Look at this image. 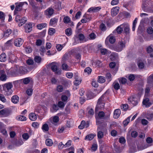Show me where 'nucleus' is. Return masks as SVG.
<instances>
[{"mask_svg":"<svg viewBox=\"0 0 153 153\" xmlns=\"http://www.w3.org/2000/svg\"><path fill=\"white\" fill-rule=\"evenodd\" d=\"M121 108L123 109V110L126 111L127 110L128 108V104H125L122 105L121 106Z\"/></svg>","mask_w":153,"mask_h":153,"instance_id":"nucleus-48","label":"nucleus"},{"mask_svg":"<svg viewBox=\"0 0 153 153\" xmlns=\"http://www.w3.org/2000/svg\"><path fill=\"white\" fill-rule=\"evenodd\" d=\"M125 43L124 42L122 41H119L117 45L115 47L114 49L117 51H120L125 47Z\"/></svg>","mask_w":153,"mask_h":153,"instance_id":"nucleus-3","label":"nucleus"},{"mask_svg":"<svg viewBox=\"0 0 153 153\" xmlns=\"http://www.w3.org/2000/svg\"><path fill=\"white\" fill-rule=\"evenodd\" d=\"M121 113L120 110L119 109H117L114 111V117L117 119L119 117Z\"/></svg>","mask_w":153,"mask_h":153,"instance_id":"nucleus-17","label":"nucleus"},{"mask_svg":"<svg viewBox=\"0 0 153 153\" xmlns=\"http://www.w3.org/2000/svg\"><path fill=\"white\" fill-rule=\"evenodd\" d=\"M46 144L48 146H51L53 144L52 140L50 139H48L45 140Z\"/></svg>","mask_w":153,"mask_h":153,"instance_id":"nucleus-32","label":"nucleus"},{"mask_svg":"<svg viewBox=\"0 0 153 153\" xmlns=\"http://www.w3.org/2000/svg\"><path fill=\"white\" fill-rule=\"evenodd\" d=\"M23 5V3H19L16 6L14 11L15 14L17 13L18 12L22 10V7Z\"/></svg>","mask_w":153,"mask_h":153,"instance_id":"nucleus-9","label":"nucleus"},{"mask_svg":"<svg viewBox=\"0 0 153 153\" xmlns=\"http://www.w3.org/2000/svg\"><path fill=\"white\" fill-rule=\"evenodd\" d=\"M149 100L148 98H145L143 100V104L145 105L146 107H149L151 105V103L149 102Z\"/></svg>","mask_w":153,"mask_h":153,"instance_id":"nucleus-13","label":"nucleus"},{"mask_svg":"<svg viewBox=\"0 0 153 153\" xmlns=\"http://www.w3.org/2000/svg\"><path fill=\"white\" fill-rule=\"evenodd\" d=\"M130 117H128L123 122L124 125L125 126H126L128 125L129 123L130 120Z\"/></svg>","mask_w":153,"mask_h":153,"instance_id":"nucleus-52","label":"nucleus"},{"mask_svg":"<svg viewBox=\"0 0 153 153\" xmlns=\"http://www.w3.org/2000/svg\"><path fill=\"white\" fill-rule=\"evenodd\" d=\"M3 90L5 92H8L10 90V82L2 85Z\"/></svg>","mask_w":153,"mask_h":153,"instance_id":"nucleus-15","label":"nucleus"},{"mask_svg":"<svg viewBox=\"0 0 153 153\" xmlns=\"http://www.w3.org/2000/svg\"><path fill=\"white\" fill-rule=\"evenodd\" d=\"M54 11L53 9L49 7L45 11L44 13L45 15L50 18L53 15L54 13Z\"/></svg>","mask_w":153,"mask_h":153,"instance_id":"nucleus-8","label":"nucleus"},{"mask_svg":"<svg viewBox=\"0 0 153 153\" xmlns=\"http://www.w3.org/2000/svg\"><path fill=\"white\" fill-rule=\"evenodd\" d=\"M11 142L16 146H18L22 144L23 142L22 140H17L16 139H14V141H11Z\"/></svg>","mask_w":153,"mask_h":153,"instance_id":"nucleus-18","label":"nucleus"},{"mask_svg":"<svg viewBox=\"0 0 153 153\" xmlns=\"http://www.w3.org/2000/svg\"><path fill=\"white\" fill-rule=\"evenodd\" d=\"M30 81V79L29 77L26 78L24 79L23 82L25 84H27Z\"/></svg>","mask_w":153,"mask_h":153,"instance_id":"nucleus-63","label":"nucleus"},{"mask_svg":"<svg viewBox=\"0 0 153 153\" xmlns=\"http://www.w3.org/2000/svg\"><path fill=\"white\" fill-rule=\"evenodd\" d=\"M63 21L64 23L68 24L71 22V19L68 16H65L63 19Z\"/></svg>","mask_w":153,"mask_h":153,"instance_id":"nucleus-39","label":"nucleus"},{"mask_svg":"<svg viewBox=\"0 0 153 153\" xmlns=\"http://www.w3.org/2000/svg\"><path fill=\"white\" fill-rule=\"evenodd\" d=\"M7 76L6 74L5 71L1 69V67L0 65V80L2 81H5L7 79Z\"/></svg>","mask_w":153,"mask_h":153,"instance_id":"nucleus-4","label":"nucleus"},{"mask_svg":"<svg viewBox=\"0 0 153 153\" xmlns=\"http://www.w3.org/2000/svg\"><path fill=\"white\" fill-rule=\"evenodd\" d=\"M96 135V134H91L87 135L85 138V140H91L93 139L94 137Z\"/></svg>","mask_w":153,"mask_h":153,"instance_id":"nucleus-16","label":"nucleus"},{"mask_svg":"<svg viewBox=\"0 0 153 153\" xmlns=\"http://www.w3.org/2000/svg\"><path fill=\"white\" fill-rule=\"evenodd\" d=\"M29 1L30 4L32 6L33 8H38V7H36L35 5L36 4V3L35 0H29Z\"/></svg>","mask_w":153,"mask_h":153,"instance_id":"nucleus-36","label":"nucleus"},{"mask_svg":"<svg viewBox=\"0 0 153 153\" xmlns=\"http://www.w3.org/2000/svg\"><path fill=\"white\" fill-rule=\"evenodd\" d=\"M51 68L52 71L55 72L56 73L58 74H61V71L58 70L57 64L56 63L54 62L51 63Z\"/></svg>","mask_w":153,"mask_h":153,"instance_id":"nucleus-5","label":"nucleus"},{"mask_svg":"<svg viewBox=\"0 0 153 153\" xmlns=\"http://www.w3.org/2000/svg\"><path fill=\"white\" fill-rule=\"evenodd\" d=\"M99 117L101 119H103L105 116V113L102 111H100L98 114Z\"/></svg>","mask_w":153,"mask_h":153,"instance_id":"nucleus-53","label":"nucleus"},{"mask_svg":"<svg viewBox=\"0 0 153 153\" xmlns=\"http://www.w3.org/2000/svg\"><path fill=\"white\" fill-rule=\"evenodd\" d=\"M119 7H116L113 8L111 10V13L112 16H115L119 12Z\"/></svg>","mask_w":153,"mask_h":153,"instance_id":"nucleus-10","label":"nucleus"},{"mask_svg":"<svg viewBox=\"0 0 153 153\" xmlns=\"http://www.w3.org/2000/svg\"><path fill=\"white\" fill-rule=\"evenodd\" d=\"M68 54L67 53H65L63 55L62 58V63H65L66 61L68 59Z\"/></svg>","mask_w":153,"mask_h":153,"instance_id":"nucleus-37","label":"nucleus"},{"mask_svg":"<svg viewBox=\"0 0 153 153\" xmlns=\"http://www.w3.org/2000/svg\"><path fill=\"white\" fill-rule=\"evenodd\" d=\"M128 100L129 103H131L134 106L136 105L138 102L137 99L133 96L129 97Z\"/></svg>","mask_w":153,"mask_h":153,"instance_id":"nucleus-7","label":"nucleus"},{"mask_svg":"<svg viewBox=\"0 0 153 153\" xmlns=\"http://www.w3.org/2000/svg\"><path fill=\"white\" fill-rule=\"evenodd\" d=\"M146 118L149 121L153 119V113L150 112H148L146 114Z\"/></svg>","mask_w":153,"mask_h":153,"instance_id":"nucleus-23","label":"nucleus"},{"mask_svg":"<svg viewBox=\"0 0 153 153\" xmlns=\"http://www.w3.org/2000/svg\"><path fill=\"white\" fill-rule=\"evenodd\" d=\"M62 63V69L65 71H69V68L68 66L65 63Z\"/></svg>","mask_w":153,"mask_h":153,"instance_id":"nucleus-30","label":"nucleus"},{"mask_svg":"<svg viewBox=\"0 0 153 153\" xmlns=\"http://www.w3.org/2000/svg\"><path fill=\"white\" fill-rule=\"evenodd\" d=\"M42 128L44 131H47L49 129L48 125L46 123L42 125Z\"/></svg>","mask_w":153,"mask_h":153,"instance_id":"nucleus-31","label":"nucleus"},{"mask_svg":"<svg viewBox=\"0 0 153 153\" xmlns=\"http://www.w3.org/2000/svg\"><path fill=\"white\" fill-rule=\"evenodd\" d=\"M34 59L36 62L40 63L41 61V58L39 56H36L35 57Z\"/></svg>","mask_w":153,"mask_h":153,"instance_id":"nucleus-47","label":"nucleus"},{"mask_svg":"<svg viewBox=\"0 0 153 153\" xmlns=\"http://www.w3.org/2000/svg\"><path fill=\"white\" fill-rule=\"evenodd\" d=\"M111 75L110 73H107L106 74V78L107 79L109 82H110L111 80Z\"/></svg>","mask_w":153,"mask_h":153,"instance_id":"nucleus-57","label":"nucleus"},{"mask_svg":"<svg viewBox=\"0 0 153 153\" xmlns=\"http://www.w3.org/2000/svg\"><path fill=\"white\" fill-rule=\"evenodd\" d=\"M65 34L67 36H70L72 34V30L71 28H68L65 30Z\"/></svg>","mask_w":153,"mask_h":153,"instance_id":"nucleus-41","label":"nucleus"},{"mask_svg":"<svg viewBox=\"0 0 153 153\" xmlns=\"http://www.w3.org/2000/svg\"><path fill=\"white\" fill-rule=\"evenodd\" d=\"M42 40L40 39H38L36 40V45L37 46H39L42 45Z\"/></svg>","mask_w":153,"mask_h":153,"instance_id":"nucleus-61","label":"nucleus"},{"mask_svg":"<svg viewBox=\"0 0 153 153\" xmlns=\"http://www.w3.org/2000/svg\"><path fill=\"white\" fill-rule=\"evenodd\" d=\"M17 119L18 120L21 121H25L27 120L26 117H25L22 115H20L17 117Z\"/></svg>","mask_w":153,"mask_h":153,"instance_id":"nucleus-33","label":"nucleus"},{"mask_svg":"<svg viewBox=\"0 0 153 153\" xmlns=\"http://www.w3.org/2000/svg\"><path fill=\"white\" fill-rule=\"evenodd\" d=\"M100 127H98L97 129V136L98 139H100L102 138L104 136L103 133L99 130Z\"/></svg>","mask_w":153,"mask_h":153,"instance_id":"nucleus-20","label":"nucleus"},{"mask_svg":"<svg viewBox=\"0 0 153 153\" xmlns=\"http://www.w3.org/2000/svg\"><path fill=\"white\" fill-rule=\"evenodd\" d=\"M58 109L59 108L58 106L54 104L52 106V108L51 109V111L52 112H54L57 111Z\"/></svg>","mask_w":153,"mask_h":153,"instance_id":"nucleus-35","label":"nucleus"},{"mask_svg":"<svg viewBox=\"0 0 153 153\" xmlns=\"http://www.w3.org/2000/svg\"><path fill=\"white\" fill-rule=\"evenodd\" d=\"M147 51L149 53H150L153 51V45H151L148 47L147 49Z\"/></svg>","mask_w":153,"mask_h":153,"instance_id":"nucleus-46","label":"nucleus"},{"mask_svg":"<svg viewBox=\"0 0 153 153\" xmlns=\"http://www.w3.org/2000/svg\"><path fill=\"white\" fill-rule=\"evenodd\" d=\"M56 51H51L50 50H48L47 52V54L48 56H51L53 55L56 53Z\"/></svg>","mask_w":153,"mask_h":153,"instance_id":"nucleus-58","label":"nucleus"},{"mask_svg":"<svg viewBox=\"0 0 153 153\" xmlns=\"http://www.w3.org/2000/svg\"><path fill=\"white\" fill-rule=\"evenodd\" d=\"M31 26V24L25 25V27L26 32H30L32 30V27Z\"/></svg>","mask_w":153,"mask_h":153,"instance_id":"nucleus-24","label":"nucleus"},{"mask_svg":"<svg viewBox=\"0 0 153 153\" xmlns=\"http://www.w3.org/2000/svg\"><path fill=\"white\" fill-rule=\"evenodd\" d=\"M100 52L102 55H105L108 52V51L107 49L105 48H100Z\"/></svg>","mask_w":153,"mask_h":153,"instance_id":"nucleus-45","label":"nucleus"},{"mask_svg":"<svg viewBox=\"0 0 153 153\" xmlns=\"http://www.w3.org/2000/svg\"><path fill=\"white\" fill-rule=\"evenodd\" d=\"M56 32V30L53 28H49L48 30V33L51 36L53 35Z\"/></svg>","mask_w":153,"mask_h":153,"instance_id":"nucleus-34","label":"nucleus"},{"mask_svg":"<svg viewBox=\"0 0 153 153\" xmlns=\"http://www.w3.org/2000/svg\"><path fill=\"white\" fill-rule=\"evenodd\" d=\"M119 2V0H112L111 2V4L112 5H116Z\"/></svg>","mask_w":153,"mask_h":153,"instance_id":"nucleus-62","label":"nucleus"},{"mask_svg":"<svg viewBox=\"0 0 153 153\" xmlns=\"http://www.w3.org/2000/svg\"><path fill=\"white\" fill-rule=\"evenodd\" d=\"M147 82L149 84H152L153 82V74H151L148 77Z\"/></svg>","mask_w":153,"mask_h":153,"instance_id":"nucleus-29","label":"nucleus"},{"mask_svg":"<svg viewBox=\"0 0 153 153\" xmlns=\"http://www.w3.org/2000/svg\"><path fill=\"white\" fill-rule=\"evenodd\" d=\"M23 43L22 39L21 38H18L16 39L14 42L15 45L17 47L21 46Z\"/></svg>","mask_w":153,"mask_h":153,"instance_id":"nucleus-12","label":"nucleus"},{"mask_svg":"<svg viewBox=\"0 0 153 153\" xmlns=\"http://www.w3.org/2000/svg\"><path fill=\"white\" fill-rule=\"evenodd\" d=\"M54 6V8L57 10H59L61 8V4L60 3H56Z\"/></svg>","mask_w":153,"mask_h":153,"instance_id":"nucleus-54","label":"nucleus"},{"mask_svg":"<svg viewBox=\"0 0 153 153\" xmlns=\"http://www.w3.org/2000/svg\"><path fill=\"white\" fill-rule=\"evenodd\" d=\"M26 52L27 53H30L32 51L31 48L30 46L26 47L25 48Z\"/></svg>","mask_w":153,"mask_h":153,"instance_id":"nucleus-49","label":"nucleus"},{"mask_svg":"<svg viewBox=\"0 0 153 153\" xmlns=\"http://www.w3.org/2000/svg\"><path fill=\"white\" fill-rule=\"evenodd\" d=\"M65 104L66 103L62 101H59L58 102V106L59 108H63L64 107Z\"/></svg>","mask_w":153,"mask_h":153,"instance_id":"nucleus-42","label":"nucleus"},{"mask_svg":"<svg viewBox=\"0 0 153 153\" xmlns=\"http://www.w3.org/2000/svg\"><path fill=\"white\" fill-rule=\"evenodd\" d=\"M114 147L115 151L119 153L121 152V149L119 146H117L116 144L114 145Z\"/></svg>","mask_w":153,"mask_h":153,"instance_id":"nucleus-44","label":"nucleus"},{"mask_svg":"<svg viewBox=\"0 0 153 153\" xmlns=\"http://www.w3.org/2000/svg\"><path fill=\"white\" fill-rule=\"evenodd\" d=\"M84 72L85 73H87L88 74H89L91 73V69L90 68L88 67L85 69Z\"/></svg>","mask_w":153,"mask_h":153,"instance_id":"nucleus-56","label":"nucleus"},{"mask_svg":"<svg viewBox=\"0 0 153 153\" xmlns=\"http://www.w3.org/2000/svg\"><path fill=\"white\" fill-rule=\"evenodd\" d=\"M19 97L16 95H14L11 99L12 102L14 104L17 103L19 102Z\"/></svg>","mask_w":153,"mask_h":153,"instance_id":"nucleus-19","label":"nucleus"},{"mask_svg":"<svg viewBox=\"0 0 153 153\" xmlns=\"http://www.w3.org/2000/svg\"><path fill=\"white\" fill-rule=\"evenodd\" d=\"M104 94L102 95L101 97L98 99L97 107L99 108H103L104 103L103 102V99Z\"/></svg>","mask_w":153,"mask_h":153,"instance_id":"nucleus-6","label":"nucleus"},{"mask_svg":"<svg viewBox=\"0 0 153 153\" xmlns=\"http://www.w3.org/2000/svg\"><path fill=\"white\" fill-rule=\"evenodd\" d=\"M6 59V55L4 53H2L0 55V61L1 62H4Z\"/></svg>","mask_w":153,"mask_h":153,"instance_id":"nucleus-27","label":"nucleus"},{"mask_svg":"<svg viewBox=\"0 0 153 153\" xmlns=\"http://www.w3.org/2000/svg\"><path fill=\"white\" fill-rule=\"evenodd\" d=\"M27 21L26 18L25 17H23V18H22L18 22H19V23L18 24V25L20 27L22 25L24 24Z\"/></svg>","mask_w":153,"mask_h":153,"instance_id":"nucleus-28","label":"nucleus"},{"mask_svg":"<svg viewBox=\"0 0 153 153\" xmlns=\"http://www.w3.org/2000/svg\"><path fill=\"white\" fill-rule=\"evenodd\" d=\"M47 24L46 23H43L39 24L37 25V27L39 30H41L43 28L47 27Z\"/></svg>","mask_w":153,"mask_h":153,"instance_id":"nucleus-22","label":"nucleus"},{"mask_svg":"<svg viewBox=\"0 0 153 153\" xmlns=\"http://www.w3.org/2000/svg\"><path fill=\"white\" fill-rule=\"evenodd\" d=\"M63 87L62 85H59L57 87V90L59 92H62L63 91Z\"/></svg>","mask_w":153,"mask_h":153,"instance_id":"nucleus-59","label":"nucleus"},{"mask_svg":"<svg viewBox=\"0 0 153 153\" xmlns=\"http://www.w3.org/2000/svg\"><path fill=\"white\" fill-rule=\"evenodd\" d=\"M113 85L114 88L116 90H118L120 88V86L118 83H114Z\"/></svg>","mask_w":153,"mask_h":153,"instance_id":"nucleus-50","label":"nucleus"},{"mask_svg":"<svg viewBox=\"0 0 153 153\" xmlns=\"http://www.w3.org/2000/svg\"><path fill=\"white\" fill-rule=\"evenodd\" d=\"M124 30V32L127 34L129 31V28L128 25L127 24H123L120 25L117 28L116 30L118 33H121Z\"/></svg>","mask_w":153,"mask_h":153,"instance_id":"nucleus-2","label":"nucleus"},{"mask_svg":"<svg viewBox=\"0 0 153 153\" xmlns=\"http://www.w3.org/2000/svg\"><path fill=\"white\" fill-rule=\"evenodd\" d=\"M62 100L65 103H66L68 99V97L65 95H62L61 97Z\"/></svg>","mask_w":153,"mask_h":153,"instance_id":"nucleus-43","label":"nucleus"},{"mask_svg":"<svg viewBox=\"0 0 153 153\" xmlns=\"http://www.w3.org/2000/svg\"><path fill=\"white\" fill-rule=\"evenodd\" d=\"M11 74L14 76L16 74L19 73L23 74L28 72V71L25 67L21 66L18 68L17 66H15L13 68H11Z\"/></svg>","mask_w":153,"mask_h":153,"instance_id":"nucleus-1","label":"nucleus"},{"mask_svg":"<svg viewBox=\"0 0 153 153\" xmlns=\"http://www.w3.org/2000/svg\"><path fill=\"white\" fill-rule=\"evenodd\" d=\"M101 8V7H91L89 8L88 11L89 12L96 13L100 10Z\"/></svg>","mask_w":153,"mask_h":153,"instance_id":"nucleus-11","label":"nucleus"},{"mask_svg":"<svg viewBox=\"0 0 153 153\" xmlns=\"http://www.w3.org/2000/svg\"><path fill=\"white\" fill-rule=\"evenodd\" d=\"M107 40H108L112 44L115 42V39L114 36H108L107 37L105 41V42H106Z\"/></svg>","mask_w":153,"mask_h":153,"instance_id":"nucleus-21","label":"nucleus"},{"mask_svg":"<svg viewBox=\"0 0 153 153\" xmlns=\"http://www.w3.org/2000/svg\"><path fill=\"white\" fill-rule=\"evenodd\" d=\"M64 46V44L62 45L57 44L56 45V48L58 51H59L62 50V48Z\"/></svg>","mask_w":153,"mask_h":153,"instance_id":"nucleus-38","label":"nucleus"},{"mask_svg":"<svg viewBox=\"0 0 153 153\" xmlns=\"http://www.w3.org/2000/svg\"><path fill=\"white\" fill-rule=\"evenodd\" d=\"M147 32L149 34H152L153 33V29L152 28L150 27L147 29Z\"/></svg>","mask_w":153,"mask_h":153,"instance_id":"nucleus-60","label":"nucleus"},{"mask_svg":"<svg viewBox=\"0 0 153 153\" xmlns=\"http://www.w3.org/2000/svg\"><path fill=\"white\" fill-rule=\"evenodd\" d=\"M83 17L85 18L88 22H89L91 19V18L88 14H85L83 16Z\"/></svg>","mask_w":153,"mask_h":153,"instance_id":"nucleus-51","label":"nucleus"},{"mask_svg":"<svg viewBox=\"0 0 153 153\" xmlns=\"http://www.w3.org/2000/svg\"><path fill=\"white\" fill-rule=\"evenodd\" d=\"M58 21V19L56 18H52L51 19L49 24L50 25L55 26L56 25Z\"/></svg>","mask_w":153,"mask_h":153,"instance_id":"nucleus-14","label":"nucleus"},{"mask_svg":"<svg viewBox=\"0 0 153 153\" xmlns=\"http://www.w3.org/2000/svg\"><path fill=\"white\" fill-rule=\"evenodd\" d=\"M105 77L102 76H99L98 80V82L100 83H102L105 82Z\"/></svg>","mask_w":153,"mask_h":153,"instance_id":"nucleus-40","label":"nucleus"},{"mask_svg":"<svg viewBox=\"0 0 153 153\" xmlns=\"http://www.w3.org/2000/svg\"><path fill=\"white\" fill-rule=\"evenodd\" d=\"M110 58L111 60H114L118 58V55L117 53H113L110 55Z\"/></svg>","mask_w":153,"mask_h":153,"instance_id":"nucleus-26","label":"nucleus"},{"mask_svg":"<svg viewBox=\"0 0 153 153\" xmlns=\"http://www.w3.org/2000/svg\"><path fill=\"white\" fill-rule=\"evenodd\" d=\"M127 81V79L124 78H122L119 80L120 83L122 84H125L126 82Z\"/></svg>","mask_w":153,"mask_h":153,"instance_id":"nucleus-55","label":"nucleus"},{"mask_svg":"<svg viewBox=\"0 0 153 153\" xmlns=\"http://www.w3.org/2000/svg\"><path fill=\"white\" fill-rule=\"evenodd\" d=\"M100 29L102 31H105L106 30V27L105 24L102 23L100 25Z\"/></svg>","mask_w":153,"mask_h":153,"instance_id":"nucleus-64","label":"nucleus"},{"mask_svg":"<svg viewBox=\"0 0 153 153\" xmlns=\"http://www.w3.org/2000/svg\"><path fill=\"white\" fill-rule=\"evenodd\" d=\"M30 119L32 121H34L36 120L37 117L35 114L33 113H30L29 116Z\"/></svg>","mask_w":153,"mask_h":153,"instance_id":"nucleus-25","label":"nucleus"}]
</instances>
